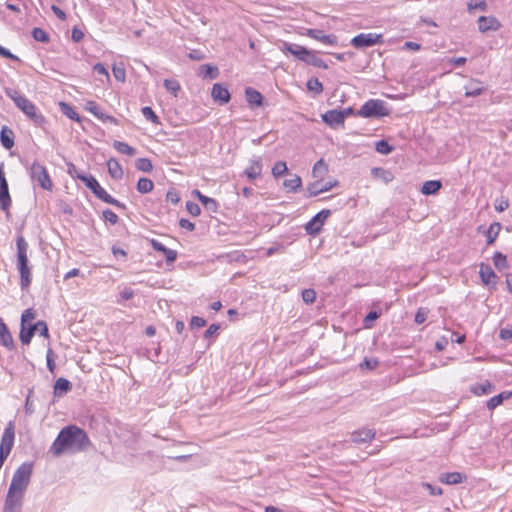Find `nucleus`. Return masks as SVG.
<instances>
[{"label":"nucleus","mask_w":512,"mask_h":512,"mask_svg":"<svg viewBox=\"0 0 512 512\" xmlns=\"http://www.w3.org/2000/svg\"><path fill=\"white\" fill-rule=\"evenodd\" d=\"M479 275L483 284L495 288L497 275L489 265L482 263L480 265Z\"/></svg>","instance_id":"18"},{"label":"nucleus","mask_w":512,"mask_h":512,"mask_svg":"<svg viewBox=\"0 0 512 512\" xmlns=\"http://www.w3.org/2000/svg\"><path fill=\"white\" fill-rule=\"evenodd\" d=\"M71 387L72 385L69 380L65 378H58L54 385V394L59 396L66 394L71 390Z\"/></svg>","instance_id":"31"},{"label":"nucleus","mask_w":512,"mask_h":512,"mask_svg":"<svg viewBox=\"0 0 512 512\" xmlns=\"http://www.w3.org/2000/svg\"><path fill=\"white\" fill-rule=\"evenodd\" d=\"M93 71L99 75H103L107 81L110 80V75L107 68L102 63H96L93 66Z\"/></svg>","instance_id":"59"},{"label":"nucleus","mask_w":512,"mask_h":512,"mask_svg":"<svg viewBox=\"0 0 512 512\" xmlns=\"http://www.w3.org/2000/svg\"><path fill=\"white\" fill-rule=\"evenodd\" d=\"M15 439L14 425L12 422H9L4 429L1 443H0V453L3 455L9 456Z\"/></svg>","instance_id":"11"},{"label":"nucleus","mask_w":512,"mask_h":512,"mask_svg":"<svg viewBox=\"0 0 512 512\" xmlns=\"http://www.w3.org/2000/svg\"><path fill=\"white\" fill-rule=\"evenodd\" d=\"M5 94L36 126L42 127L45 124V117L38 111L34 103L22 95L18 90L14 88H5Z\"/></svg>","instance_id":"3"},{"label":"nucleus","mask_w":512,"mask_h":512,"mask_svg":"<svg viewBox=\"0 0 512 512\" xmlns=\"http://www.w3.org/2000/svg\"><path fill=\"white\" fill-rule=\"evenodd\" d=\"M163 84L166 90L173 94L175 97L181 89L179 82L175 79H165Z\"/></svg>","instance_id":"44"},{"label":"nucleus","mask_w":512,"mask_h":512,"mask_svg":"<svg viewBox=\"0 0 512 512\" xmlns=\"http://www.w3.org/2000/svg\"><path fill=\"white\" fill-rule=\"evenodd\" d=\"M35 318V312L32 309H26L21 315V326H25L26 323L32 321Z\"/></svg>","instance_id":"58"},{"label":"nucleus","mask_w":512,"mask_h":512,"mask_svg":"<svg viewBox=\"0 0 512 512\" xmlns=\"http://www.w3.org/2000/svg\"><path fill=\"white\" fill-rule=\"evenodd\" d=\"M467 9H468L469 12H472V11H474L476 9H479L481 11H486L487 10V3L484 0H482V1L478 2V3L470 2L467 5Z\"/></svg>","instance_id":"61"},{"label":"nucleus","mask_w":512,"mask_h":512,"mask_svg":"<svg viewBox=\"0 0 512 512\" xmlns=\"http://www.w3.org/2000/svg\"><path fill=\"white\" fill-rule=\"evenodd\" d=\"M141 112L146 120L151 121L154 124H160L159 117L155 114L151 107L145 106L141 109Z\"/></svg>","instance_id":"49"},{"label":"nucleus","mask_w":512,"mask_h":512,"mask_svg":"<svg viewBox=\"0 0 512 512\" xmlns=\"http://www.w3.org/2000/svg\"><path fill=\"white\" fill-rule=\"evenodd\" d=\"M91 445L88 434L76 425H68L62 428L53 441L50 451L55 456H60L65 452L78 453L86 451Z\"/></svg>","instance_id":"1"},{"label":"nucleus","mask_w":512,"mask_h":512,"mask_svg":"<svg viewBox=\"0 0 512 512\" xmlns=\"http://www.w3.org/2000/svg\"><path fill=\"white\" fill-rule=\"evenodd\" d=\"M113 76L119 82H124L126 79V71L123 64H114L112 67Z\"/></svg>","instance_id":"47"},{"label":"nucleus","mask_w":512,"mask_h":512,"mask_svg":"<svg viewBox=\"0 0 512 512\" xmlns=\"http://www.w3.org/2000/svg\"><path fill=\"white\" fill-rule=\"evenodd\" d=\"M493 263L497 270L503 271L508 268L507 257L501 252H495Z\"/></svg>","instance_id":"38"},{"label":"nucleus","mask_w":512,"mask_h":512,"mask_svg":"<svg viewBox=\"0 0 512 512\" xmlns=\"http://www.w3.org/2000/svg\"><path fill=\"white\" fill-rule=\"evenodd\" d=\"M288 171V168H287V164L286 162L284 161H277L274 166L272 167V175L275 177V178H279L281 176H283L285 173H287Z\"/></svg>","instance_id":"43"},{"label":"nucleus","mask_w":512,"mask_h":512,"mask_svg":"<svg viewBox=\"0 0 512 512\" xmlns=\"http://www.w3.org/2000/svg\"><path fill=\"white\" fill-rule=\"evenodd\" d=\"M389 114L390 110L386 107V103L380 99H370L358 110V115L363 118H380Z\"/></svg>","instance_id":"5"},{"label":"nucleus","mask_w":512,"mask_h":512,"mask_svg":"<svg viewBox=\"0 0 512 512\" xmlns=\"http://www.w3.org/2000/svg\"><path fill=\"white\" fill-rule=\"evenodd\" d=\"M382 43V35L377 33H360L351 40V44L357 49H365Z\"/></svg>","instance_id":"7"},{"label":"nucleus","mask_w":512,"mask_h":512,"mask_svg":"<svg viewBox=\"0 0 512 512\" xmlns=\"http://www.w3.org/2000/svg\"><path fill=\"white\" fill-rule=\"evenodd\" d=\"M206 325V320L199 316H193L190 321L191 328H201Z\"/></svg>","instance_id":"64"},{"label":"nucleus","mask_w":512,"mask_h":512,"mask_svg":"<svg viewBox=\"0 0 512 512\" xmlns=\"http://www.w3.org/2000/svg\"><path fill=\"white\" fill-rule=\"evenodd\" d=\"M211 96L215 102H218L220 105L227 104L231 95L228 88L222 83H215L212 87Z\"/></svg>","instance_id":"14"},{"label":"nucleus","mask_w":512,"mask_h":512,"mask_svg":"<svg viewBox=\"0 0 512 512\" xmlns=\"http://www.w3.org/2000/svg\"><path fill=\"white\" fill-rule=\"evenodd\" d=\"M107 168L110 176L115 179L119 180L123 177V169L120 163L115 158H110L107 161Z\"/></svg>","instance_id":"28"},{"label":"nucleus","mask_w":512,"mask_h":512,"mask_svg":"<svg viewBox=\"0 0 512 512\" xmlns=\"http://www.w3.org/2000/svg\"><path fill=\"white\" fill-rule=\"evenodd\" d=\"M464 479H465V476L459 472L443 473L439 477L440 482H442L444 484H448V485H455V484L462 483Z\"/></svg>","instance_id":"26"},{"label":"nucleus","mask_w":512,"mask_h":512,"mask_svg":"<svg viewBox=\"0 0 512 512\" xmlns=\"http://www.w3.org/2000/svg\"><path fill=\"white\" fill-rule=\"evenodd\" d=\"M501 27L499 20L493 16H480L478 18V28L480 32L497 31Z\"/></svg>","instance_id":"17"},{"label":"nucleus","mask_w":512,"mask_h":512,"mask_svg":"<svg viewBox=\"0 0 512 512\" xmlns=\"http://www.w3.org/2000/svg\"><path fill=\"white\" fill-rule=\"evenodd\" d=\"M381 316V311L372 310L370 311L363 320L364 328L370 329L373 327L374 322Z\"/></svg>","instance_id":"41"},{"label":"nucleus","mask_w":512,"mask_h":512,"mask_svg":"<svg viewBox=\"0 0 512 512\" xmlns=\"http://www.w3.org/2000/svg\"><path fill=\"white\" fill-rule=\"evenodd\" d=\"M186 209L189 212V214H191L194 217L199 216L201 213L200 206L197 203L192 202V201L186 202Z\"/></svg>","instance_id":"57"},{"label":"nucleus","mask_w":512,"mask_h":512,"mask_svg":"<svg viewBox=\"0 0 512 512\" xmlns=\"http://www.w3.org/2000/svg\"><path fill=\"white\" fill-rule=\"evenodd\" d=\"M166 200L173 205H176L180 201L179 193L175 189H171L166 193Z\"/></svg>","instance_id":"60"},{"label":"nucleus","mask_w":512,"mask_h":512,"mask_svg":"<svg viewBox=\"0 0 512 512\" xmlns=\"http://www.w3.org/2000/svg\"><path fill=\"white\" fill-rule=\"evenodd\" d=\"M466 97H476L483 93L484 87L481 86L480 82L472 80L468 85L464 87Z\"/></svg>","instance_id":"29"},{"label":"nucleus","mask_w":512,"mask_h":512,"mask_svg":"<svg viewBox=\"0 0 512 512\" xmlns=\"http://www.w3.org/2000/svg\"><path fill=\"white\" fill-rule=\"evenodd\" d=\"M81 181L89 188L92 192L100 185L97 179L89 174L88 177L81 178Z\"/></svg>","instance_id":"55"},{"label":"nucleus","mask_w":512,"mask_h":512,"mask_svg":"<svg viewBox=\"0 0 512 512\" xmlns=\"http://www.w3.org/2000/svg\"><path fill=\"white\" fill-rule=\"evenodd\" d=\"M441 188L442 182L440 180H428L423 183L421 193L426 196L436 195Z\"/></svg>","instance_id":"24"},{"label":"nucleus","mask_w":512,"mask_h":512,"mask_svg":"<svg viewBox=\"0 0 512 512\" xmlns=\"http://www.w3.org/2000/svg\"><path fill=\"white\" fill-rule=\"evenodd\" d=\"M11 197L9 194L8 183L3 170V163L0 165V209L8 211L11 206Z\"/></svg>","instance_id":"12"},{"label":"nucleus","mask_w":512,"mask_h":512,"mask_svg":"<svg viewBox=\"0 0 512 512\" xmlns=\"http://www.w3.org/2000/svg\"><path fill=\"white\" fill-rule=\"evenodd\" d=\"M154 183L151 179L142 177L137 182V191L141 194L149 193L153 190Z\"/></svg>","instance_id":"33"},{"label":"nucleus","mask_w":512,"mask_h":512,"mask_svg":"<svg viewBox=\"0 0 512 512\" xmlns=\"http://www.w3.org/2000/svg\"><path fill=\"white\" fill-rule=\"evenodd\" d=\"M245 97H246V101L248 102L249 106L252 108L260 107L263 104L264 98H263L262 94L258 90L254 89L252 87H247L245 89Z\"/></svg>","instance_id":"21"},{"label":"nucleus","mask_w":512,"mask_h":512,"mask_svg":"<svg viewBox=\"0 0 512 512\" xmlns=\"http://www.w3.org/2000/svg\"><path fill=\"white\" fill-rule=\"evenodd\" d=\"M198 76L203 79H216L219 76V69L211 64H203L198 69Z\"/></svg>","instance_id":"25"},{"label":"nucleus","mask_w":512,"mask_h":512,"mask_svg":"<svg viewBox=\"0 0 512 512\" xmlns=\"http://www.w3.org/2000/svg\"><path fill=\"white\" fill-rule=\"evenodd\" d=\"M135 166L139 171H143V172H147V173L151 172L153 169V165L148 158L137 159Z\"/></svg>","instance_id":"48"},{"label":"nucleus","mask_w":512,"mask_h":512,"mask_svg":"<svg viewBox=\"0 0 512 512\" xmlns=\"http://www.w3.org/2000/svg\"><path fill=\"white\" fill-rule=\"evenodd\" d=\"M427 313L428 311L424 308H419L418 311L416 312L415 314V322L417 324H422L426 321L427 319Z\"/></svg>","instance_id":"63"},{"label":"nucleus","mask_w":512,"mask_h":512,"mask_svg":"<svg viewBox=\"0 0 512 512\" xmlns=\"http://www.w3.org/2000/svg\"><path fill=\"white\" fill-rule=\"evenodd\" d=\"M23 494L8 490L3 506V512H21L24 502Z\"/></svg>","instance_id":"9"},{"label":"nucleus","mask_w":512,"mask_h":512,"mask_svg":"<svg viewBox=\"0 0 512 512\" xmlns=\"http://www.w3.org/2000/svg\"><path fill=\"white\" fill-rule=\"evenodd\" d=\"M34 334L35 332L32 324H30L28 328H26L25 326H21V331L19 335L20 341L22 342V344L28 345L31 342V339Z\"/></svg>","instance_id":"37"},{"label":"nucleus","mask_w":512,"mask_h":512,"mask_svg":"<svg viewBox=\"0 0 512 512\" xmlns=\"http://www.w3.org/2000/svg\"><path fill=\"white\" fill-rule=\"evenodd\" d=\"M16 249V268L19 272L20 287L25 290L31 285L33 266L28 259L29 244L23 235L17 236Z\"/></svg>","instance_id":"2"},{"label":"nucleus","mask_w":512,"mask_h":512,"mask_svg":"<svg viewBox=\"0 0 512 512\" xmlns=\"http://www.w3.org/2000/svg\"><path fill=\"white\" fill-rule=\"evenodd\" d=\"M328 172V165L323 159L318 160L312 169V175L316 179H323Z\"/></svg>","instance_id":"32"},{"label":"nucleus","mask_w":512,"mask_h":512,"mask_svg":"<svg viewBox=\"0 0 512 512\" xmlns=\"http://www.w3.org/2000/svg\"><path fill=\"white\" fill-rule=\"evenodd\" d=\"M29 175L31 180L37 182L42 189L48 191L52 190V180L47 172V169L42 164L36 161L33 162L29 170Z\"/></svg>","instance_id":"6"},{"label":"nucleus","mask_w":512,"mask_h":512,"mask_svg":"<svg viewBox=\"0 0 512 512\" xmlns=\"http://www.w3.org/2000/svg\"><path fill=\"white\" fill-rule=\"evenodd\" d=\"M86 110L92 113L96 118L101 120L104 117V112L101 110L99 105L94 101H88L86 103Z\"/></svg>","instance_id":"45"},{"label":"nucleus","mask_w":512,"mask_h":512,"mask_svg":"<svg viewBox=\"0 0 512 512\" xmlns=\"http://www.w3.org/2000/svg\"><path fill=\"white\" fill-rule=\"evenodd\" d=\"M375 149L382 155H388L393 151V147L386 140H379L376 142Z\"/></svg>","instance_id":"46"},{"label":"nucleus","mask_w":512,"mask_h":512,"mask_svg":"<svg viewBox=\"0 0 512 512\" xmlns=\"http://www.w3.org/2000/svg\"><path fill=\"white\" fill-rule=\"evenodd\" d=\"M167 263H173L177 258V251L167 248L162 252Z\"/></svg>","instance_id":"62"},{"label":"nucleus","mask_w":512,"mask_h":512,"mask_svg":"<svg viewBox=\"0 0 512 512\" xmlns=\"http://www.w3.org/2000/svg\"><path fill=\"white\" fill-rule=\"evenodd\" d=\"M281 51L284 53H289L293 55L298 60L304 62V59L308 55L309 50L301 45L284 42L281 48Z\"/></svg>","instance_id":"15"},{"label":"nucleus","mask_w":512,"mask_h":512,"mask_svg":"<svg viewBox=\"0 0 512 512\" xmlns=\"http://www.w3.org/2000/svg\"><path fill=\"white\" fill-rule=\"evenodd\" d=\"M307 88L317 94H320L323 91V85L317 78L309 79L307 82Z\"/></svg>","instance_id":"51"},{"label":"nucleus","mask_w":512,"mask_h":512,"mask_svg":"<svg viewBox=\"0 0 512 512\" xmlns=\"http://www.w3.org/2000/svg\"><path fill=\"white\" fill-rule=\"evenodd\" d=\"M302 299L306 304H312L316 299V292L313 289H304Z\"/></svg>","instance_id":"56"},{"label":"nucleus","mask_w":512,"mask_h":512,"mask_svg":"<svg viewBox=\"0 0 512 512\" xmlns=\"http://www.w3.org/2000/svg\"><path fill=\"white\" fill-rule=\"evenodd\" d=\"M330 214L331 211L329 209H323L320 212H318L315 216H313L312 219L305 225V230L307 234H318L321 231L322 226L324 225L325 221L330 216Z\"/></svg>","instance_id":"8"},{"label":"nucleus","mask_w":512,"mask_h":512,"mask_svg":"<svg viewBox=\"0 0 512 512\" xmlns=\"http://www.w3.org/2000/svg\"><path fill=\"white\" fill-rule=\"evenodd\" d=\"M322 120L331 128H337L344 123V115L340 110L332 109L322 115Z\"/></svg>","instance_id":"16"},{"label":"nucleus","mask_w":512,"mask_h":512,"mask_svg":"<svg viewBox=\"0 0 512 512\" xmlns=\"http://www.w3.org/2000/svg\"><path fill=\"white\" fill-rule=\"evenodd\" d=\"M0 343L8 349H11L13 347V338L7 327L6 331L1 333L0 335Z\"/></svg>","instance_id":"53"},{"label":"nucleus","mask_w":512,"mask_h":512,"mask_svg":"<svg viewBox=\"0 0 512 512\" xmlns=\"http://www.w3.org/2000/svg\"><path fill=\"white\" fill-rule=\"evenodd\" d=\"M93 194L107 204L113 205L118 208H124V204H122L120 201L112 197L101 185H99L93 191Z\"/></svg>","instance_id":"20"},{"label":"nucleus","mask_w":512,"mask_h":512,"mask_svg":"<svg viewBox=\"0 0 512 512\" xmlns=\"http://www.w3.org/2000/svg\"><path fill=\"white\" fill-rule=\"evenodd\" d=\"M510 398H512V391H503L487 401V408L489 410H494L496 407L501 405L504 400H508Z\"/></svg>","instance_id":"27"},{"label":"nucleus","mask_w":512,"mask_h":512,"mask_svg":"<svg viewBox=\"0 0 512 512\" xmlns=\"http://www.w3.org/2000/svg\"><path fill=\"white\" fill-rule=\"evenodd\" d=\"M302 185L301 177L294 175L291 179H286L283 186L290 192H296Z\"/></svg>","instance_id":"36"},{"label":"nucleus","mask_w":512,"mask_h":512,"mask_svg":"<svg viewBox=\"0 0 512 512\" xmlns=\"http://www.w3.org/2000/svg\"><path fill=\"white\" fill-rule=\"evenodd\" d=\"M31 34H32V37L38 42L48 43L50 41L49 34L42 28H39V27L33 28Z\"/></svg>","instance_id":"40"},{"label":"nucleus","mask_w":512,"mask_h":512,"mask_svg":"<svg viewBox=\"0 0 512 512\" xmlns=\"http://www.w3.org/2000/svg\"><path fill=\"white\" fill-rule=\"evenodd\" d=\"M33 473V464L22 463L14 472L8 490L25 495Z\"/></svg>","instance_id":"4"},{"label":"nucleus","mask_w":512,"mask_h":512,"mask_svg":"<svg viewBox=\"0 0 512 512\" xmlns=\"http://www.w3.org/2000/svg\"><path fill=\"white\" fill-rule=\"evenodd\" d=\"M14 132L7 126H3L0 131V143L5 149H11L14 146Z\"/></svg>","instance_id":"23"},{"label":"nucleus","mask_w":512,"mask_h":512,"mask_svg":"<svg viewBox=\"0 0 512 512\" xmlns=\"http://www.w3.org/2000/svg\"><path fill=\"white\" fill-rule=\"evenodd\" d=\"M262 159L260 156H253L250 165L245 169L244 173L250 180H255L261 175Z\"/></svg>","instance_id":"19"},{"label":"nucleus","mask_w":512,"mask_h":512,"mask_svg":"<svg viewBox=\"0 0 512 512\" xmlns=\"http://www.w3.org/2000/svg\"><path fill=\"white\" fill-rule=\"evenodd\" d=\"M493 388L494 387H493L492 383L490 381L486 380L483 383L478 384L475 387H473L472 392L477 396L487 395V394L491 393Z\"/></svg>","instance_id":"35"},{"label":"nucleus","mask_w":512,"mask_h":512,"mask_svg":"<svg viewBox=\"0 0 512 512\" xmlns=\"http://www.w3.org/2000/svg\"><path fill=\"white\" fill-rule=\"evenodd\" d=\"M500 229H501V225L499 223H497V222L492 223L490 225V227H489V229L487 231V244L490 245V244H492L496 240V238H497V236L499 234Z\"/></svg>","instance_id":"42"},{"label":"nucleus","mask_w":512,"mask_h":512,"mask_svg":"<svg viewBox=\"0 0 512 512\" xmlns=\"http://www.w3.org/2000/svg\"><path fill=\"white\" fill-rule=\"evenodd\" d=\"M307 37H310L316 41H319L327 46L337 45L338 39L334 34H325L321 29H307L304 33Z\"/></svg>","instance_id":"13"},{"label":"nucleus","mask_w":512,"mask_h":512,"mask_svg":"<svg viewBox=\"0 0 512 512\" xmlns=\"http://www.w3.org/2000/svg\"><path fill=\"white\" fill-rule=\"evenodd\" d=\"M113 147L121 154L133 156L136 154V149L122 141H114Z\"/></svg>","instance_id":"34"},{"label":"nucleus","mask_w":512,"mask_h":512,"mask_svg":"<svg viewBox=\"0 0 512 512\" xmlns=\"http://www.w3.org/2000/svg\"><path fill=\"white\" fill-rule=\"evenodd\" d=\"M338 185V181H327L323 179H317L313 183H310L306 188V197H315L321 193L331 190L333 187Z\"/></svg>","instance_id":"10"},{"label":"nucleus","mask_w":512,"mask_h":512,"mask_svg":"<svg viewBox=\"0 0 512 512\" xmlns=\"http://www.w3.org/2000/svg\"><path fill=\"white\" fill-rule=\"evenodd\" d=\"M102 217L106 222H109L111 225H115L119 220L118 215L110 209L104 210L102 212Z\"/></svg>","instance_id":"54"},{"label":"nucleus","mask_w":512,"mask_h":512,"mask_svg":"<svg viewBox=\"0 0 512 512\" xmlns=\"http://www.w3.org/2000/svg\"><path fill=\"white\" fill-rule=\"evenodd\" d=\"M61 106H62L63 114L65 116H67L69 119L75 120V121L80 120L78 113L75 111V109L72 106H70L69 104H66V103H61Z\"/></svg>","instance_id":"50"},{"label":"nucleus","mask_w":512,"mask_h":512,"mask_svg":"<svg viewBox=\"0 0 512 512\" xmlns=\"http://www.w3.org/2000/svg\"><path fill=\"white\" fill-rule=\"evenodd\" d=\"M200 202L204 206V208L209 212H217L218 210V203L215 199L210 198L205 195H200Z\"/></svg>","instance_id":"39"},{"label":"nucleus","mask_w":512,"mask_h":512,"mask_svg":"<svg viewBox=\"0 0 512 512\" xmlns=\"http://www.w3.org/2000/svg\"><path fill=\"white\" fill-rule=\"evenodd\" d=\"M304 63H306L308 65H312L317 68H322V69L328 68L325 61L322 58L318 57L313 51H310V50L308 52V55L304 59Z\"/></svg>","instance_id":"30"},{"label":"nucleus","mask_w":512,"mask_h":512,"mask_svg":"<svg viewBox=\"0 0 512 512\" xmlns=\"http://www.w3.org/2000/svg\"><path fill=\"white\" fill-rule=\"evenodd\" d=\"M32 325H33V329H34L35 333H39V335H41L43 337L49 336L48 335V326L45 321L40 320Z\"/></svg>","instance_id":"52"},{"label":"nucleus","mask_w":512,"mask_h":512,"mask_svg":"<svg viewBox=\"0 0 512 512\" xmlns=\"http://www.w3.org/2000/svg\"><path fill=\"white\" fill-rule=\"evenodd\" d=\"M375 431L372 429H361L355 431L351 435V440L354 443H366L370 442L375 437Z\"/></svg>","instance_id":"22"}]
</instances>
